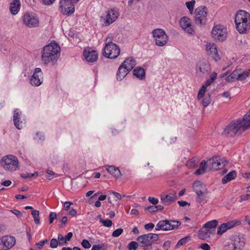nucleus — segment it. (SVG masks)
Listing matches in <instances>:
<instances>
[{"label":"nucleus","instance_id":"1","mask_svg":"<svg viewBox=\"0 0 250 250\" xmlns=\"http://www.w3.org/2000/svg\"><path fill=\"white\" fill-rule=\"evenodd\" d=\"M250 126V110L243 117L242 120L237 119L232 121L224 129V133L229 136H234L239 130L244 131Z\"/></svg>","mask_w":250,"mask_h":250},{"label":"nucleus","instance_id":"2","mask_svg":"<svg viewBox=\"0 0 250 250\" xmlns=\"http://www.w3.org/2000/svg\"><path fill=\"white\" fill-rule=\"evenodd\" d=\"M60 54V47L55 42L45 46L42 51V60L45 64H54Z\"/></svg>","mask_w":250,"mask_h":250},{"label":"nucleus","instance_id":"3","mask_svg":"<svg viewBox=\"0 0 250 250\" xmlns=\"http://www.w3.org/2000/svg\"><path fill=\"white\" fill-rule=\"evenodd\" d=\"M159 239V236L156 233H149L138 237L137 241L140 244V247H144V250H151L152 244Z\"/></svg>","mask_w":250,"mask_h":250},{"label":"nucleus","instance_id":"4","mask_svg":"<svg viewBox=\"0 0 250 250\" xmlns=\"http://www.w3.org/2000/svg\"><path fill=\"white\" fill-rule=\"evenodd\" d=\"M208 9L207 7L201 5L197 7L194 11V21L195 23L199 26L205 24L207 21Z\"/></svg>","mask_w":250,"mask_h":250},{"label":"nucleus","instance_id":"5","mask_svg":"<svg viewBox=\"0 0 250 250\" xmlns=\"http://www.w3.org/2000/svg\"><path fill=\"white\" fill-rule=\"evenodd\" d=\"M152 34L156 45L164 46L167 44L168 39L164 30L160 28L154 29L152 31Z\"/></svg>","mask_w":250,"mask_h":250},{"label":"nucleus","instance_id":"6","mask_svg":"<svg viewBox=\"0 0 250 250\" xmlns=\"http://www.w3.org/2000/svg\"><path fill=\"white\" fill-rule=\"evenodd\" d=\"M19 161L14 155H9L1 159V164L6 170L14 171L18 167Z\"/></svg>","mask_w":250,"mask_h":250},{"label":"nucleus","instance_id":"7","mask_svg":"<svg viewBox=\"0 0 250 250\" xmlns=\"http://www.w3.org/2000/svg\"><path fill=\"white\" fill-rule=\"evenodd\" d=\"M212 37L220 42H223L226 40L227 37V28L222 25H217L214 26L211 31Z\"/></svg>","mask_w":250,"mask_h":250},{"label":"nucleus","instance_id":"8","mask_svg":"<svg viewBox=\"0 0 250 250\" xmlns=\"http://www.w3.org/2000/svg\"><path fill=\"white\" fill-rule=\"evenodd\" d=\"M120 49L116 44L105 45L103 54L109 59H115L119 56Z\"/></svg>","mask_w":250,"mask_h":250},{"label":"nucleus","instance_id":"9","mask_svg":"<svg viewBox=\"0 0 250 250\" xmlns=\"http://www.w3.org/2000/svg\"><path fill=\"white\" fill-rule=\"evenodd\" d=\"M207 165L209 170H217L226 165L228 161L221 159L219 156H214L208 160Z\"/></svg>","mask_w":250,"mask_h":250},{"label":"nucleus","instance_id":"10","mask_svg":"<svg viewBox=\"0 0 250 250\" xmlns=\"http://www.w3.org/2000/svg\"><path fill=\"white\" fill-rule=\"evenodd\" d=\"M60 7L61 12L64 15H70L75 11L74 4L70 0H61Z\"/></svg>","mask_w":250,"mask_h":250},{"label":"nucleus","instance_id":"11","mask_svg":"<svg viewBox=\"0 0 250 250\" xmlns=\"http://www.w3.org/2000/svg\"><path fill=\"white\" fill-rule=\"evenodd\" d=\"M23 22L24 24L29 28H33L38 26L39 20L35 16L26 13L23 17Z\"/></svg>","mask_w":250,"mask_h":250},{"label":"nucleus","instance_id":"12","mask_svg":"<svg viewBox=\"0 0 250 250\" xmlns=\"http://www.w3.org/2000/svg\"><path fill=\"white\" fill-rule=\"evenodd\" d=\"M245 243L237 237L233 241H231L224 246V250H241L244 246Z\"/></svg>","mask_w":250,"mask_h":250},{"label":"nucleus","instance_id":"13","mask_svg":"<svg viewBox=\"0 0 250 250\" xmlns=\"http://www.w3.org/2000/svg\"><path fill=\"white\" fill-rule=\"evenodd\" d=\"M208 54L213 60L217 62L220 59L218 54L217 45L214 43H208L206 45Z\"/></svg>","mask_w":250,"mask_h":250},{"label":"nucleus","instance_id":"14","mask_svg":"<svg viewBox=\"0 0 250 250\" xmlns=\"http://www.w3.org/2000/svg\"><path fill=\"white\" fill-rule=\"evenodd\" d=\"M176 199V193L174 191H172L169 194L164 192L161 195V200L165 206L170 205Z\"/></svg>","mask_w":250,"mask_h":250},{"label":"nucleus","instance_id":"15","mask_svg":"<svg viewBox=\"0 0 250 250\" xmlns=\"http://www.w3.org/2000/svg\"><path fill=\"white\" fill-rule=\"evenodd\" d=\"M118 13L112 10L111 11H106L105 17H102L103 20V25L107 26L111 24L114 21H115L118 17Z\"/></svg>","mask_w":250,"mask_h":250},{"label":"nucleus","instance_id":"16","mask_svg":"<svg viewBox=\"0 0 250 250\" xmlns=\"http://www.w3.org/2000/svg\"><path fill=\"white\" fill-rule=\"evenodd\" d=\"M235 22L250 23V15L244 10H239L236 14Z\"/></svg>","mask_w":250,"mask_h":250},{"label":"nucleus","instance_id":"17","mask_svg":"<svg viewBox=\"0 0 250 250\" xmlns=\"http://www.w3.org/2000/svg\"><path fill=\"white\" fill-rule=\"evenodd\" d=\"M42 72L41 69L40 68H36L35 69L34 73L30 79V83L32 85L38 86L42 83V78H40L42 77Z\"/></svg>","mask_w":250,"mask_h":250},{"label":"nucleus","instance_id":"18","mask_svg":"<svg viewBox=\"0 0 250 250\" xmlns=\"http://www.w3.org/2000/svg\"><path fill=\"white\" fill-rule=\"evenodd\" d=\"M83 54L85 59L88 62H93L97 60L98 53L97 51L91 48L84 50Z\"/></svg>","mask_w":250,"mask_h":250},{"label":"nucleus","instance_id":"19","mask_svg":"<svg viewBox=\"0 0 250 250\" xmlns=\"http://www.w3.org/2000/svg\"><path fill=\"white\" fill-rule=\"evenodd\" d=\"M190 19L187 17H184L181 19L180 24L181 27L188 33L191 34L193 32L192 26L191 24Z\"/></svg>","mask_w":250,"mask_h":250},{"label":"nucleus","instance_id":"20","mask_svg":"<svg viewBox=\"0 0 250 250\" xmlns=\"http://www.w3.org/2000/svg\"><path fill=\"white\" fill-rule=\"evenodd\" d=\"M214 233V230L209 229L205 227H203L199 231L198 238L203 240H208L211 237L213 236Z\"/></svg>","mask_w":250,"mask_h":250},{"label":"nucleus","instance_id":"21","mask_svg":"<svg viewBox=\"0 0 250 250\" xmlns=\"http://www.w3.org/2000/svg\"><path fill=\"white\" fill-rule=\"evenodd\" d=\"M2 238L5 250H9L15 245L16 240L13 236H5Z\"/></svg>","mask_w":250,"mask_h":250},{"label":"nucleus","instance_id":"22","mask_svg":"<svg viewBox=\"0 0 250 250\" xmlns=\"http://www.w3.org/2000/svg\"><path fill=\"white\" fill-rule=\"evenodd\" d=\"M156 230L167 231L170 230V225H169V220H165L160 221L157 224L155 228Z\"/></svg>","mask_w":250,"mask_h":250},{"label":"nucleus","instance_id":"23","mask_svg":"<svg viewBox=\"0 0 250 250\" xmlns=\"http://www.w3.org/2000/svg\"><path fill=\"white\" fill-rule=\"evenodd\" d=\"M210 70L209 64L208 61L206 60H203L198 63L197 71H199L202 73H205L208 72Z\"/></svg>","mask_w":250,"mask_h":250},{"label":"nucleus","instance_id":"24","mask_svg":"<svg viewBox=\"0 0 250 250\" xmlns=\"http://www.w3.org/2000/svg\"><path fill=\"white\" fill-rule=\"evenodd\" d=\"M206 191H203L202 189H199V190H196L195 191H194L197 194V197L196 198V201L199 203L201 204L203 203L204 204L206 202H204L206 200V199L207 198L206 194H208V191L206 189Z\"/></svg>","mask_w":250,"mask_h":250},{"label":"nucleus","instance_id":"25","mask_svg":"<svg viewBox=\"0 0 250 250\" xmlns=\"http://www.w3.org/2000/svg\"><path fill=\"white\" fill-rule=\"evenodd\" d=\"M235 23L236 29L240 34H245L250 29V23H238V22H235Z\"/></svg>","mask_w":250,"mask_h":250},{"label":"nucleus","instance_id":"26","mask_svg":"<svg viewBox=\"0 0 250 250\" xmlns=\"http://www.w3.org/2000/svg\"><path fill=\"white\" fill-rule=\"evenodd\" d=\"M21 7V3L20 2V0H13L12 2H11L10 4V11L11 13L13 15H16Z\"/></svg>","mask_w":250,"mask_h":250},{"label":"nucleus","instance_id":"27","mask_svg":"<svg viewBox=\"0 0 250 250\" xmlns=\"http://www.w3.org/2000/svg\"><path fill=\"white\" fill-rule=\"evenodd\" d=\"M133 74L139 80H143L146 78L145 69L141 67H136L133 70Z\"/></svg>","mask_w":250,"mask_h":250},{"label":"nucleus","instance_id":"28","mask_svg":"<svg viewBox=\"0 0 250 250\" xmlns=\"http://www.w3.org/2000/svg\"><path fill=\"white\" fill-rule=\"evenodd\" d=\"M125 77V61L120 65L117 72L116 79L121 81Z\"/></svg>","mask_w":250,"mask_h":250},{"label":"nucleus","instance_id":"29","mask_svg":"<svg viewBox=\"0 0 250 250\" xmlns=\"http://www.w3.org/2000/svg\"><path fill=\"white\" fill-rule=\"evenodd\" d=\"M13 118L15 126L19 129H21L23 127L24 124L22 121L20 122L21 119L20 115L18 112H17L16 110L14 111Z\"/></svg>","mask_w":250,"mask_h":250},{"label":"nucleus","instance_id":"30","mask_svg":"<svg viewBox=\"0 0 250 250\" xmlns=\"http://www.w3.org/2000/svg\"><path fill=\"white\" fill-rule=\"evenodd\" d=\"M236 176V172L234 170L229 172L228 174L225 175L222 180V183L223 184L227 183L228 182L234 179Z\"/></svg>","mask_w":250,"mask_h":250},{"label":"nucleus","instance_id":"31","mask_svg":"<svg viewBox=\"0 0 250 250\" xmlns=\"http://www.w3.org/2000/svg\"><path fill=\"white\" fill-rule=\"evenodd\" d=\"M240 72L239 69H237L233 71L230 75H229L226 78V80L228 82H232L234 80H238V75Z\"/></svg>","mask_w":250,"mask_h":250},{"label":"nucleus","instance_id":"32","mask_svg":"<svg viewBox=\"0 0 250 250\" xmlns=\"http://www.w3.org/2000/svg\"><path fill=\"white\" fill-rule=\"evenodd\" d=\"M136 61L131 57L126 59V70L129 72L136 65Z\"/></svg>","mask_w":250,"mask_h":250},{"label":"nucleus","instance_id":"33","mask_svg":"<svg viewBox=\"0 0 250 250\" xmlns=\"http://www.w3.org/2000/svg\"><path fill=\"white\" fill-rule=\"evenodd\" d=\"M107 171L113 176L118 177L121 175L119 169L114 166H107L106 167Z\"/></svg>","mask_w":250,"mask_h":250},{"label":"nucleus","instance_id":"34","mask_svg":"<svg viewBox=\"0 0 250 250\" xmlns=\"http://www.w3.org/2000/svg\"><path fill=\"white\" fill-rule=\"evenodd\" d=\"M199 161L198 158L193 157L187 162L186 166L190 168H195L197 166Z\"/></svg>","mask_w":250,"mask_h":250},{"label":"nucleus","instance_id":"35","mask_svg":"<svg viewBox=\"0 0 250 250\" xmlns=\"http://www.w3.org/2000/svg\"><path fill=\"white\" fill-rule=\"evenodd\" d=\"M207 165V162L205 160L202 161L200 164L199 168L196 170V171L195 172V174L196 175H199L204 173L205 172Z\"/></svg>","mask_w":250,"mask_h":250},{"label":"nucleus","instance_id":"36","mask_svg":"<svg viewBox=\"0 0 250 250\" xmlns=\"http://www.w3.org/2000/svg\"><path fill=\"white\" fill-rule=\"evenodd\" d=\"M218 222L216 220H213L212 221H208L207 222L205 225L204 227L207 228L209 229H213L217 227L218 225Z\"/></svg>","mask_w":250,"mask_h":250},{"label":"nucleus","instance_id":"37","mask_svg":"<svg viewBox=\"0 0 250 250\" xmlns=\"http://www.w3.org/2000/svg\"><path fill=\"white\" fill-rule=\"evenodd\" d=\"M240 72L238 75V81H242L250 76V69L246 71H243L242 69H239Z\"/></svg>","mask_w":250,"mask_h":250},{"label":"nucleus","instance_id":"38","mask_svg":"<svg viewBox=\"0 0 250 250\" xmlns=\"http://www.w3.org/2000/svg\"><path fill=\"white\" fill-rule=\"evenodd\" d=\"M31 214L34 218V222L36 224L39 225L40 223V220L39 218L40 212L38 210L33 209L31 212Z\"/></svg>","mask_w":250,"mask_h":250},{"label":"nucleus","instance_id":"39","mask_svg":"<svg viewBox=\"0 0 250 250\" xmlns=\"http://www.w3.org/2000/svg\"><path fill=\"white\" fill-rule=\"evenodd\" d=\"M195 4V0H192L190 1H187L186 2V5L187 8L188 9L190 14H192L193 12L194 7Z\"/></svg>","mask_w":250,"mask_h":250},{"label":"nucleus","instance_id":"40","mask_svg":"<svg viewBox=\"0 0 250 250\" xmlns=\"http://www.w3.org/2000/svg\"><path fill=\"white\" fill-rule=\"evenodd\" d=\"M98 217L99 218L100 222L103 224V225L106 227H110L112 225V222L110 219L104 220L102 218L101 215H98Z\"/></svg>","mask_w":250,"mask_h":250},{"label":"nucleus","instance_id":"41","mask_svg":"<svg viewBox=\"0 0 250 250\" xmlns=\"http://www.w3.org/2000/svg\"><path fill=\"white\" fill-rule=\"evenodd\" d=\"M210 95V93H208V96H205L202 100V104L204 107H206L210 104L211 102Z\"/></svg>","mask_w":250,"mask_h":250},{"label":"nucleus","instance_id":"42","mask_svg":"<svg viewBox=\"0 0 250 250\" xmlns=\"http://www.w3.org/2000/svg\"><path fill=\"white\" fill-rule=\"evenodd\" d=\"M169 225H170V230L175 229L181 224V222L179 221H175L172 220H169Z\"/></svg>","mask_w":250,"mask_h":250},{"label":"nucleus","instance_id":"43","mask_svg":"<svg viewBox=\"0 0 250 250\" xmlns=\"http://www.w3.org/2000/svg\"><path fill=\"white\" fill-rule=\"evenodd\" d=\"M140 246L139 243L135 241H131L127 245V249L129 250H136L138 247Z\"/></svg>","mask_w":250,"mask_h":250},{"label":"nucleus","instance_id":"44","mask_svg":"<svg viewBox=\"0 0 250 250\" xmlns=\"http://www.w3.org/2000/svg\"><path fill=\"white\" fill-rule=\"evenodd\" d=\"M240 223V222L239 221L233 220L224 224L226 225V226L229 229L234 227V226L239 225Z\"/></svg>","mask_w":250,"mask_h":250},{"label":"nucleus","instance_id":"45","mask_svg":"<svg viewBox=\"0 0 250 250\" xmlns=\"http://www.w3.org/2000/svg\"><path fill=\"white\" fill-rule=\"evenodd\" d=\"M190 240V236H188L181 239L177 244V247L182 246L187 243Z\"/></svg>","mask_w":250,"mask_h":250},{"label":"nucleus","instance_id":"46","mask_svg":"<svg viewBox=\"0 0 250 250\" xmlns=\"http://www.w3.org/2000/svg\"><path fill=\"white\" fill-rule=\"evenodd\" d=\"M206 90H207V87L205 86H204V85H203L201 87V88L200 89L198 94L197 99L198 100H200L201 99H202L203 97V96H204L205 93L206 91Z\"/></svg>","mask_w":250,"mask_h":250},{"label":"nucleus","instance_id":"47","mask_svg":"<svg viewBox=\"0 0 250 250\" xmlns=\"http://www.w3.org/2000/svg\"><path fill=\"white\" fill-rule=\"evenodd\" d=\"M228 228L226 226L224 223L222 224L218 229L217 234L222 235L223 233L226 232L228 230Z\"/></svg>","mask_w":250,"mask_h":250},{"label":"nucleus","instance_id":"48","mask_svg":"<svg viewBox=\"0 0 250 250\" xmlns=\"http://www.w3.org/2000/svg\"><path fill=\"white\" fill-rule=\"evenodd\" d=\"M38 175V173L37 172H35L34 173H25L21 174V176L22 178L26 179V178H30L32 177H36Z\"/></svg>","mask_w":250,"mask_h":250},{"label":"nucleus","instance_id":"49","mask_svg":"<svg viewBox=\"0 0 250 250\" xmlns=\"http://www.w3.org/2000/svg\"><path fill=\"white\" fill-rule=\"evenodd\" d=\"M192 187L194 191L202 189V184L200 181H196L194 182Z\"/></svg>","mask_w":250,"mask_h":250},{"label":"nucleus","instance_id":"50","mask_svg":"<svg viewBox=\"0 0 250 250\" xmlns=\"http://www.w3.org/2000/svg\"><path fill=\"white\" fill-rule=\"evenodd\" d=\"M58 245H60L58 240L55 238H52L50 241V246L52 248H56Z\"/></svg>","mask_w":250,"mask_h":250},{"label":"nucleus","instance_id":"51","mask_svg":"<svg viewBox=\"0 0 250 250\" xmlns=\"http://www.w3.org/2000/svg\"><path fill=\"white\" fill-rule=\"evenodd\" d=\"M124 231L122 229H118L114 230L112 234V236L114 237L119 236Z\"/></svg>","mask_w":250,"mask_h":250},{"label":"nucleus","instance_id":"52","mask_svg":"<svg viewBox=\"0 0 250 250\" xmlns=\"http://www.w3.org/2000/svg\"><path fill=\"white\" fill-rule=\"evenodd\" d=\"M58 240L60 243V245H62L63 244H66L67 243V241L66 240L65 237H63V236L61 234L58 235Z\"/></svg>","mask_w":250,"mask_h":250},{"label":"nucleus","instance_id":"53","mask_svg":"<svg viewBox=\"0 0 250 250\" xmlns=\"http://www.w3.org/2000/svg\"><path fill=\"white\" fill-rule=\"evenodd\" d=\"M250 199V193L242 195L240 197V199L238 201L239 202H242L244 201H247Z\"/></svg>","mask_w":250,"mask_h":250},{"label":"nucleus","instance_id":"54","mask_svg":"<svg viewBox=\"0 0 250 250\" xmlns=\"http://www.w3.org/2000/svg\"><path fill=\"white\" fill-rule=\"evenodd\" d=\"M81 244L82 246L85 249H89L91 246L89 242L86 239L83 240Z\"/></svg>","mask_w":250,"mask_h":250},{"label":"nucleus","instance_id":"55","mask_svg":"<svg viewBox=\"0 0 250 250\" xmlns=\"http://www.w3.org/2000/svg\"><path fill=\"white\" fill-rule=\"evenodd\" d=\"M48 242L47 240V239H45L44 240H42V241H40V242H39L38 243H37L36 244V246L37 247V248L39 249H41L42 247L46 243H47Z\"/></svg>","mask_w":250,"mask_h":250},{"label":"nucleus","instance_id":"56","mask_svg":"<svg viewBox=\"0 0 250 250\" xmlns=\"http://www.w3.org/2000/svg\"><path fill=\"white\" fill-rule=\"evenodd\" d=\"M145 209L146 210H147L148 212H149L151 213H153L156 212L155 205L147 207L146 208H145Z\"/></svg>","mask_w":250,"mask_h":250},{"label":"nucleus","instance_id":"57","mask_svg":"<svg viewBox=\"0 0 250 250\" xmlns=\"http://www.w3.org/2000/svg\"><path fill=\"white\" fill-rule=\"evenodd\" d=\"M57 217V214L56 212H52L49 214V223L50 224H52Z\"/></svg>","mask_w":250,"mask_h":250},{"label":"nucleus","instance_id":"58","mask_svg":"<svg viewBox=\"0 0 250 250\" xmlns=\"http://www.w3.org/2000/svg\"><path fill=\"white\" fill-rule=\"evenodd\" d=\"M148 200L150 203L154 205H157L159 202L158 199L157 198L153 197H149Z\"/></svg>","mask_w":250,"mask_h":250},{"label":"nucleus","instance_id":"59","mask_svg":"<svg viewBox=\"0 0 250 250\" xmlns=\"http://www.w3.org/2000/svg\"><path fill=\"white\" fill-rule=\"evenodd\" d=\"M73 205V203L70 201H66L64 202L63 205V207L64 209L66 210H68L70 209V206Z\"/></svg>","mask_w":250,"mask_h":250},{"label":"nucleus","instance_id":"60","mask_svg":"<svg viewBox=\"0 0 250 250\" xmlns=\"http://www.w3.org/2000/svg\"><path fill=\"white\" fill-rule=\"evenodd\" d=\"M154 227V225L152 223H149L146 224L145 225L144 228L145 229L148 230L149 229H153Z\"/></svg>","mask_w":250,"mask_h":250},{"label":"nucleus","instance_id":"61","mask_svg":"<svg viewBox=\"0 0 250 250\" xmlns=\"http://www.w3.org/2000/svg\"><path fill=\"white\" fill-rule=\"evenodd\" d=\"M200 248L204 250H210V246L207 243L202 244L200 246Z\"/></svg>","mask_w":250,"mask_h":250},{"label":"nucleus","instance_id":"62","mask_svg":"<svg viewBox=\"0 0 250 250\" xmlns=\"http://www.w3.org/2000/svg\"><path fill=\"white\" fill-rule=\"evenodd\" d=\"M112 37L110 36H107L105 40V45L110 44H115L112 42Z\"/></svg>","mask_w":250,"mask_h":250},{"label":"nucleus","instance_id":"63","mask_svg":"<svg viewBox=\"0 0 250 250\" xmlns=\"http://www.w3.org/2000/svg\"><path fill=\"white\" fill-rule=\"evenodd\" d=\"M171 245V242L170 241H166L163 244V247L166 249V250L170 248Z\"/></svg>","mask_w":250,"mask_h":250},{"label":"nucleus","instance_id":"64","mask_svg":"<svg viewBox=\"0 0 250 250\" xmlns=\"http://www.w3.org/2000/svg\"><path fill=\"white\" fill-rule=\"evenodd\" d=\"M62 250H81V249L77 247H75L73 249L69 247H63Z\"/></svg>","mask_w":250,"mask_h":250}]
</instances>
